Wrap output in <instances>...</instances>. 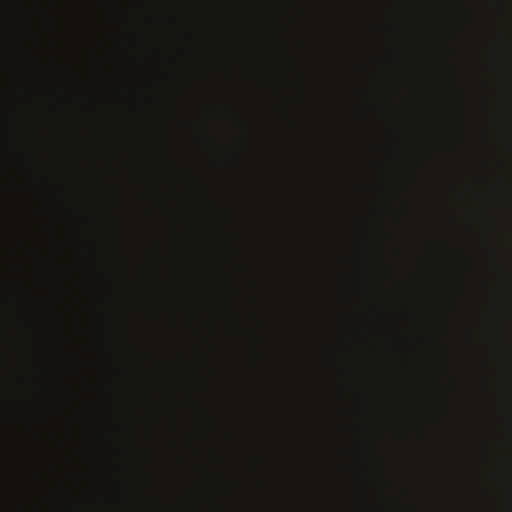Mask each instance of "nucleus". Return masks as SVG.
Wrapping results in <instances>:
<instances>
[{
    "instance_id": "nucleus-5",
    "label": "nucleus",
    "mask_w": 512,
    "mask_h": 512,
    "mask_svg": "<svg viewBox=\"0 0 512 512\" xmlns=\"http://www.w3.org/2000/svg\"><path fill=\"white\" fill-rule=\"evenodd\" d=\"M23 293L26 300H29V302L32 300V293L30 290H28L26 287H23Z\"/></svg>"
},
{
    "instance_id": "nucleus-6",
    "label": "nucleus",
    "mask_w": 512,
    "mask_h": 512,
    "mask_svg": "<svg viewBox=\"0 0 512 512\" xmlns=\"http://www.w3.org/2000/svg\"><path fill=\"white\" fill-rule=\"evenodd\" d=\"M33 475H34V477H35V478H38V477H39V474H38V473H36V472H35Z\"/></svg>"
},
{
    "instance_id": "nucleus-1",
    "label": "nucleus",
    "mask_w": 512,
    "mask_h": 512,
    "mask_svg": "<svg viewBox=\"0 0 512 512\" xmlns=\"http://www.w3.org/2000/svg\"><path fill=\"white\" fill-rule=\"evenodd\" d=\"M25 1L26 0H23V2H25ZM32 1L34 2L35 7L38 8L39 7L38 2H36L35 0H32ZM22 13H23V35H24V37L31 38V39H33V41L35 43H38L39 37L33 29L32 13L29 9H27V7L25 6L24 3H22Z\"/></svg>"
},
{
    "instance_id": "nucleus-2",
    "label": "nucleus",
    "mask_w": 512,
    "mask_h": 512,
    "mask_svg": "<svg viewBox=\"0 0 512 512\" xmlns=\"http://www.w3.org/2000/svg\"><path fill=\"white\" fill-rule=\"evenodd\" d=\"M22 53H23L25 68L30 69L32 67L34 68V67L38 66V64H39L38 57L34 54V52L31 49L26 47L24 44H22Z\"/></svg>"
},
{
    "instance_id": "nucleus-4",
    "label": "nucleus",
    "mask_w": 512,
    "mask_h": 512,
    "mask_svg": "<svg viewBox=\"0 0 512 512\" xmlns=\"http://www.w3.org/2000/svg\"><path fill=\"white\" fill-rule=\"evenodd\" d=\"M23 245H24V248H25V250H26L27 252H29V253H31V254H33V255L37 256V257L39 256V252H38V250H36V249L32 248L31 246L27 245L26 243H24Z\"/></svg>"
},
{
    "instance_id": "nucleus-3",
    "label": "nucleus",
    "mask_w": 512,
    "mask_h": 512,
    "mask_svg": "<svg viewBox=\"0 0 512 512\" xmlns=\"http://www.w3.org/2000/svg\"><path fill=\"white\" fill-rule=\"evenodd\" d=\"M24 420H25V424H26V427L28 428L29 431H33V425H32V419L30 417L29 414H27L25 412V416H24Z\"/></svg>"
}]
</instances>
